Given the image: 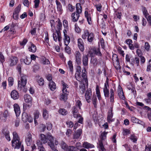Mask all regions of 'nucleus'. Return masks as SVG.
Listing matches in <instances>:
<instances>
[{
    "mask_svg": "<svg viewBox=\"0 0 151 151\" xmlns=\"http://www.w3.org/2000/svg\"><path fill=\"white\" fill-rule=\"evenodd\" d=\"M59 112L60 114L63 115H65L67 114V111L65 109H60L59 111Z\"/></svg>",
    "mask_w": 151,
    "mask_h": 151,
    "instance_id": "603ef678",
    "label": "nucleus"
},
{
    "mask_svg": "<svg viewBox=\"0 0 151 151\" xmlns=\"http://www.w3.org/2000/svg\"><path fill=\"white\" fill-rule=\"evenodd\" d=\"M13 139L12 140V147L14 149H19V137L18 134L15 132L13 133Z\"/></svg>",
    "mask_w": 151,
    "mask_h": 151,
    "instance_id": "20e7f679",
    "label": "nucleus"
},
{
    "mask_svg": "<svg viewBox=\"0 0 151 151\" xmlns=\"http://www.w3.org/2000/svg\"><path fill=\"white\" fill-rule=\"evenodd\" d=\"M85 17L86 18L88 23L91 25L92 24V12L91 11L86 10L84 12Z\"/></svg>",
    "mask_w": 151,
    "mask_h": 151,
    "instance_id": "423d86ee",
    "label": "nucleus"
},
{
    "mask_svg": "<svg viewBox=\"0 0 151 151\" xmlns=\"http://www.w3.org/2000/svg\"><path fill=\"white\" fill-rule=\"evenodd\" d=\"M112 60L113 62L116 61L117 64H119L118 58L116 54H115L113 55Z\"/></svg>",
    "mask_w": 151,
    "mask_h": 151,
    "instance_id": "5fc2aeb1",
    "label": "nucleus"
},
{
    "mask_svg": "<svg viewBox=\"0 0 151 151\" xmlns=\"http://www.w3.org/2000/svg\"><path fill=\"white\" fill-rule=\"evenodd\" d=\"M62 27V23L60 22V20L59 19L58 24L57 25V29L56 30V32H57V31H59L60 32V30H61Z\"/></svg>",
    "mask_w": 151,
    "mask_h": 151,
    "instance_id": "37998d69",
    "label": "nucleus"
},
{
    "mask_svg": "<svg viewBox=\"0 0 151 151\" xmlns=\"http://www.w3.org/2000/svg\"><path fill=\"white\" fill-rule=\"evenodd\" d=\"M21 86H24L27 82V76L26 75L23 74H21Z\"/></svg>",
    "mask_w": 151,
    "mask_h": 151,
    "instance_id": "4468645a",
    "label": "nucleus"
},
{
    "mask_svg": "<svg viewBox=\"0 0 151 151\" xmlns=\"http://www.w3.org/2000/svg\"><path fill=\"white\" fill-rule=\"evenodd\" d=\"M78 45L80 50L83 52L84 50V43L81 38H80L78 39Z\"/></svg>",
    "mask_w": 151,
    "mask_h": 151,
    "instance_id": "f8f14e48",
    "label": "nucleus"
},
{
    "mask_svg": "<svg viewBox=\"0 0 151 151\" xmlns=\"http://www.w3.org/2000/svg\"><path fill=\"white\" fill-rule=\"evenodd\" d=\"M61 84L63 86V93H65V92H68V91H67V88H68V86L66 83H65L63 81H62Z\"/></svg>",
    "mask_w": 151,
    "mask_h": 151,
    "instance_id": "2f4dec72",
    "label": "nucleus"
},
{
    "mask_svg": "<svg viewBox=\"0 0 151 151\" xmlns=\"http://www.w3.org/2000/svg\"><path fill=\"white\" fill-rule=\"evenodd\" d=\"M99 149H100L101 151H106V149L104 148L102 141H100L99 142Z\"/></svg>",
    "mask_w": 151,
    "mask_h": 151,
    "instance_id": "864d4df0",
    "label": "nucleus"
},
{
    "mask_svg": "<svg viewBox=\"0 0 151 151\" xmlns=\"http://www.w3.org/2000/svg\"><path fill=\"white\" fill-rule=\"evenodd\" d=\"M38 78L37 79V82L40 86H42L44 83V81L43 78L42 77L40 78V76H37Z\"/></svg>",
    "mask_w": 151,
    "mask_h": 151,
    "instance_id": "e433bc0d",
    "label": "nucleus"
},
{
    "mask_svg": "<svg viewBox=\"0 0 151 151\" xmlns=\"http://www.w3.org/2000/svg\"><path fill=\"white\" fill-rule=\"evenodd\" d=\"M68 65L71 72V73L72 75L73 71V68L72 62L71 60L69 61L68 63Z\"/></svg>",
    "mask_w": 151,
    "mask_h": 151,
    "instance_id": "c9c22d12",
    "label": "nucleus"
},
{
    "mask_svg": "<svg viewBox=\"0 0 151 151\" xmlns=\"http://www.w3.org/2000/svg\"><path fill=\"white\" fill-rule=\"evenodd\" d=\"M92 101L95 108L97 107V99L96 96H93L92 98Z\"/></svg>",
    "mask_w": 151,
    "mask_h": 151,
    "instance_id": "8fccbe9b",
    "label": "nucleus"
},
{
    "mask_svg": "<svg viewBox=\"0 0 151 151\" xmlns=\"http://www.w3.org/2000/svg\"><path fill=\"white\" fill-rule=\"evenodd\" d=\"M142 11L143 14L146 18H147V17L149 15V14L147 12V10L145 7H142Z\"/></svg>",
    "mask_w": 151,
    "mask_h": 151,
    "instance_id": "de8ad7c7",
    "label": "nucleus"
},
{
    "mask_svg": "<svg viewBox=\"0 0 151 151\" xmlns=\"http://www.w3.org/2000/svg\"><path fill=\"white\" fill-rule=\"evenodd\" d=\"M88 58L86 55H83L82 57V62L83 65L85 66L88 65Z\"/></svg>",
    "mask_w": 151,
    "mask_h": 151,
    "instance_id": "cd10ccee",
    "label": "nucleus"
},
{
    "mask_svg": "<svg viewBox=\"0 0 151 151\" xmlns=\"http://www.w3.org/2000/svg\"><path fill=\"white\" fill-rule=\"evenodd\" d=\"M94 6L96 7L97 11L99 12L101 11L102 6L101 4H95L94 5Z\"/></svg>",
    "mask_w": 151,
    "mask_h": 151,
    "instance_id": "3c124183",
    "label": "nucleus"
},
{
    "mask_svg": "<svg viewBox=\"0 0 151 151\" xmlns=\"http://www.w3.org/2000/svg\"><path fill=\"white\" fill-rule=\"evenodd\" d=\"M144 109L147 110L148 117L149 120L151 121V109L148 106H145Z\"/></svg>",
    "mask_w": 151,
    "mask_h": 151,
    "instance_id": "72a5a7b5",
    "label": "nucleus"
},
{
    "mask_svg": "<svg viewBox=\"0 0 151 151\" xmlns=\"http://www.w3.org/2000/svg\"><path fill=\"white\" fill-rule=\"evenodd\" d=\"M117 51L119 53L121 54V55H122V56H124V51L123 50H122V48L121 47H118L117 49Z\"/></svg>",
    "mask_w": 151,
    "mask_h": 151,
    "instance_id": "bf43d9fd",
    "label": "nucleus"
},
{
    "mask_svg": "<svg viewBox=\"0 0 151 151\" xmlns=\"http://www.w3.org/2000/svg\"><path fill=\"white\" fill-rule=\"evenodd\" d=\"M86 73V69L84 68L82 70L81 76V73H76L75 78L78 81L83 82V83H85L86 84H88V80L87 78Z\"/></svg>",
    "mask_w": 151,
    "mask_h": 151,
    "instance_id": "f257e3e1",
    "label": "nucleus"
},
{
    "mask_svg": "<svg viewBox=\"0 0 151 151\" xmlns=\"http://www.w3.org/2000/svg\"><path fill=\"white\" fill-rule=\"evenodd\" d=\"M109 79L107 77L106 80L104 83V87L103 88L104 96L105 97H108L109 95V89L108 88L109 87Z\"/></svg>",
    "mask_w": 151,
    "mask_h": 151,
    "instance_id": "39448f33",
    "label": "nucleus"
},
{
    "mask_svg": "<svg viewBox=\"0 0 151 151\" xmlns=\"http://www.w3.org/2000/svg\"><path fill=\"white\" fill-rule=\"evenodd\" d=\"M83 147L84 148L88 149L90 148H93L94 146L87 142H84L83 144Z\"/></svg>",
    "mask_w": 151,
    "mask_h": 151,
    "instance_id": "c85d7f7f",
    "label": "nucleus"
},
{
    "mask_svg": "<svg viewBox=\"0 0 151 151\" xmlns=\"http://www.w3.org/2000/svg\"><path fill=\"white\" fill-rule=\"evenodd\" d=\"M66 46L65 48V51L68 54H70L71 53L70 48L68 46L65 45Z\"/></svg>",
    "mask_w": 151,
    "mask_h": 151,
    "instance_id": "052dcab7",
    "label": "nucleus"
},
{
    "mask_svg": "<svg viewBox=\"0 0 151 151\" xmlns=\"http://www.w3.org/2000/svg\"><path fill=\"white\" fill-rule=\"evenodd\" d=\"M80 16L79 14L76 12H74L72 14L71 17L72 18V20L73 22H77Z\"/></svg>",
    "mask_w": 151,
    "mask_h": 151,
    "instance_id": "4be33fe9",
    "label": "nucleus"
},
{
    "mask_svg": "<svg viewBox=\"0 0 151 151\" xmlns=\"http://www.w3.org/2000/svg\"><path fill=\"white\" fill-rule=\"evenodd\" d=\"M136 52L138 56H140L141 64H144L145 62V59L144 57L141 56V50L138 49L136 50Z\"/></svg>",
    "mask_w": 151,
    "mask_h": 151,
    "instance_id": "dca6fc26",
    "label": "nucleus"
},
{
    "mask_svg": "<svg viewBox=\"0 0 151 151\" xmlns=\"http://www.w3.org/2000/svg\"><path fill=\"white\" fill-rule=\"evenodd\" d=\"M82 37L83 39H87L89 42H91L94 39V35L92 32H90L87 30H85L82 35Z\"/></svg>",
    "mask_w": 151,
    "mask_h": 151,
    "instance_id": "f03ea898",
    "label": "nucleus"
},
{
    "mask_svg": "<svg viewBox=\"0 0 151 151\" xmlns=\"http://www.w3.org/2000/svg\"><path fill=\"white\" fill-rule=\"evenodd\" d=\"M36 144L39 151H46L45 148L42 146V143L40 140H38Z\"/></svg>",
    "mask_w": 151,
    "mask_h": 151,
    "instance_id": "6ab92c4d",
    "label": "nucleus"
},
{
    "mask_svg": "<svg viewBox=\"0 0 151 151\" xmlns=\"http://www.w3.org/2000/svg\"><path fill=\"white\" fill-rule=\"evenodd\" d=\"M63 33L64 35V40L65 45H68L70 42V39L69 36L67 35V31L63 30Z\"/></svg>",
    "mask_w": 151,
    "mask_h": 151,
    "instance_id": "9b49d317",
    "label": "nucleus"
},
{
    "mask_svg": "<svg viewBox=\"0 0 151 151\" xmlns=\"http://www.w3.org/2000/svg\"><path fill=\"white\" fill-rule=\"evenodd\" d=\"M8 115V112L6 110L4 112H0V119L2 122H5Z\"/></svg>",
    "mask_w": 151,
    "mask_h": 151,
    "instance_id": "6e6552de",
    "label": "nucleus"
},
{
    "mask_svg": "<svg viewBox=\"0 0 151 151\" xmlns=\"http://www.w3.org/2000/svg\"><path fill=\"white\" fill-rule=\"evenodd\" d=\"M107 133L108 132L104 131L101 134V138L102 140H104L106 139V135Z\"/></svg>",
    "mask_w": 151,
    "mask_h": 151,
    "instance_id": "a18cd8bd",
    "label": "nucleus"
},
{
    "mask_svg": "<svg viewBox=\"0 0 151 151\" xmlns=\"http://www.w3.org/2000/svg\"><path fill=\"white\" fill-rule=\"evenodd\" d=\"M5 61L4 57L1 52H0V61L3 63Z\"/></svg>",
    "mask_w": 151,
    "mask_h": 151,
    "instance_id": "0e129e2a",
    "label": "nucleus"
},
{
    "mask_svg": "<svg viewBox=\"0 0 151 151\" xmlns=\"http://www.w3.org/2000/svg\"><path fill=\"white\" fill-rule=\"evenodd\" d=\"M76 13L79 14L81 13L82 12V7L81 4L80 3H77L76 4Z\"/></svg>",
    "mask_w": 151,
    "mask_h": 151,
    "instance_id": "ea45409f",
    "label": "nucleus"
},
{
    "mask_svg": "<svg viewBox=\"0 0 151 151\" xmlns=\"http://www.w3.org/2000/svg\"><path fill=\"white\" fill-rule=\"evenodd\" d=\"M25 59L22 58L20 60L21 63L25 64L26 65H29L31 63V59L29 58H28L26 56Z\"/></svg>",
    "mask_w": 151,
    "mask_h": 151,
    "instance_id": "b1692460",
    "label": "nucleus"
},
{
    "mask_svg": "<svg viewBox=\"0 0 151 151\" xmlns=\"http://www.w3.org/2000/svg\"><path fill=\"white\" fill-rule=\"evenodd\" d=\"M151 70V59L150 60L147 64V71H149Z\"/></svg>",
    "mask_w": 151,
    "mask_h": 151,
    "instance_id": "69168bd1",
    "label": "nucleus"
},
{
    "mask_svg": "<svg viewBox=\"0 0 151 151\" xmlns=\"http://www.w3.org/2000/svg\"><path fill=\"white\" fill-rule=\"evenodd\" d=\"M43 117L45 119H47L48 117V113L47 110L44 109L43 111Z\"/></svg>",
    "mask_w": 151,
    "mask_h": 151,
    "instance_id": "79ce46f5",
    "label": "nucleus"
},
{
    "mask_svg": "<svg viewBox=\"0 0 151 151\" xmlns=\"http://www.w3.org/2000/svg\"><path fill=\"white\" fill-rule=\"evenodd\" d=\"M9 83V86H11L14 84V79L12 77H9L8 79Z\"/></svg>",
    "mask_w": 151,
    "mask_h": 151,
    "instance_id": "09e8293b",
    "label": "nucleus"
},
{
    "mask_svg": "<svg viewBox=\"0 0 151 151\" xmlns=\"http://www.w3.org/2000/svg\"><path fill=\"white\" fill-rule=\"evenodd\" d=\"M88 53L91 58L94 57L95 55L101 57L102 55L99 47H93L91 48L90 49Z\"/></svg>",
    "mask_w": 151,
    "mask_h": 151,
    "instance_id": "7ed1b4c3",
    "label": "nucleus"
},
{
    "mask_svg": "<svg viewBox=\"0 0 151 151\" xmlns=\"http://www.w3.org/2000/svg\"><path fill=\"white\" fill-rule=\"evenodd\" d=\"M2 132L5 135V137L6 139L9 141H10L11 140V138L9 135V131L5 129H3Z\"/></svg>",
    "mask_w": 151,
    "mask_h": 151,
    "instance_id": "bb28decb",
    "label": "nucleus"
},
{
    "mask_svg": "<svg viewBox=\"0 0 151 151\" xmlns=\"http://www.w3.org/2000/svg\"><path fill=\"white\" fill-rule=\"evenodd\" d=\"M66 124L68 125V127L69 128H72L73 126V123L71 121H68L66 122Z\"/></svg>",
    "mask_w": 151,
    "mask_h": 151,
    "instance_id": "338daca9",
    "label": "nucleus"
},
{
    "mask_svg": "<svg viewBox=\"0 0 151 151\" xmlns=\"http://www.w3.org/2000/svg\"><path fill=\"white\" fill-rule=\"evenodd\" d=\"M133 61H132L133 62V63L134 64H135L137 65V66H138L139 65V58L138 57H135L134 59H133Z\"/></svg>",
    "mask_w": 151,
    "mask_h": 151,
    "instance_id": "c03bdc74",
    "label": "nucleus"
},
{
    "mask_svg": "<svg viewBox=\"0 0 151 151\" xmlns=\"http://www.w3.org/2000/svg\"><path fill=\"white\" fill-rule=\"evenodd\" d=\"M11 97L14 100L18 99L19 96L18 92L15 90H14L11 92Z\"/></svg>",
    "mask_w": 151,
    "mask_h": 151,
    "instance_id": "412c9836",
    "label": "nucleus"
},
{
    "mask_svg": "<svg viewBox=\"0 0 151 151\" xmlns=\"http://www.w3.org/2000/svg\"><path fill=\"white\" fill-rule=\"evenodd\" d=\"M29 51L33 53H35L36 51L37 47L32 42H30V45L28 48Z\"/></svg>",
    "mask_w": 151,
    "mask_h": 151,
    "instance_id": "a211bd4d",
    "label": "nucleus"
},
{
    "mask_svg": "<svg viewBox=\"0 0 151 151\" xmlns=\"http://www.w3.org/2000/svg\"><path fill=\"white\" fill-rule=\"evenodd\" d=\"M47 140H48L49 142H48V145L52 149H55V145L53 142V137L51 134H49L47 135Z\"/></svg>",
    "mask_w": 151,
    "mask_h": 151,
    "instance_id": "0eeeda50",
    "label": "nucleus"
},
{
    "mask_svg": "<svg viewBox=\"0 0 151 151\" xmlns=\"http://www.w3.org/2000/svg\"><path fill=\"white\" fill-rule=\"evenodd\" d=\"M110 101L111 102L113 103L114 102V91L112 88H111L110 90Z\"/></svg>",
    "mask_w": 151,
    "mask_h": 151,
    "instance_id": "473e14b6",
    "label": "nucleus"
},
{
    "mask_svg": "<svg viewBox=\"0 0 151 151\" xmlns=\"http://www.w3.org/2000/svg\"><path fill=\"white\" fill-rule=\"evenodd\" d=\"M75 57L76 59V62L78 65H80L81 63V56L80 52L78 51H76L75 52Z\"/></svg>",
    "mask_w": 151,
    "mask_h": 151,
    "instance_id": "1a4fd4ad",
    "label": "nucleus"
},
{
    "mask_svg": "<svg viewBox=\"0 0 151 151\" xmlns=\"http://www.w3.org/2000/svg\"><path fill=\"white\" fill-rule=\"evenodd\" d=\"M131 120L133 122L137 123L142 125H143L144 123L143 122L139 120L135 117H132L131 118Z\"/></svg>",
    "mask_w": 151,
    "mask_h": 151,
    "instance_id": "f704fd0d",
    "label": "nucleus"
},
{
    "mask_svg": "<svg viewBox=\"0 0 151 151\" xmlns=\"http://www.w3.org/2000/svg\"><path fill=\"white\" fill-rule=\"evenodd\" d=\"M63 25L65 28V29L64 30H65L67 31V30L68 29V21L66 20L65 19L63 21Z\"/></svg>",
    "mask_w": 151,
    "mask_h": 151,
    "instance_id": "49530a36",
    "label": "nucleus"
},
{
    "mask_svg": "<svg viewBox=\"0 0 151 151\" xmlns=\"http://www.w3.org/2000/svg\"><path fill=\"white\" fill-rule=\"evenodd\" d=\"M28 117L27 113H25V112L23 113L22 119V121L24 122H26L27 121Z\"/></svg>",
    "mask_w": 151,
    "mask_h": 151,
    "instance_id": "a19ab883",
    "label": "nucleus"
},
{
    "mask_svg": "<svg viewBox=\"0 0 151 151\" xmlns=\"http://www.w3.org/2000/svg\"><path fill=\"white\" fill-rule=\"evenodd\" d=\"M24 99L26 102L31 103L32 99V97L29 95L26 94L24 95Z\"/></svg>",
    "mask_w": 151,
    "mask_h": 151,
    "instance_id": "7c9ffc66",
    "label": "nucleus"
},
{
    "mask_svg": "<svg viewBox=\"0 0 151 151\" xmlns=\"http://www.w3.org/2000/svg\"><path fill=\"white\" fill-rule=\"evenodd\" d=\"M41 139L43 143L45 144L47 142V136H46L43 134H41L40 135Z\"/></svg>",
    "mask_w": 151,
    "mask_h": 151,
    "instance_id": "4c0bfd02",
    "label": "nucleus"
},
{
    "mask_svg": "<svg viewBox=\"0 0 151 151\" xmlns=\"http://www.w3.org/2000/svg\"><path fill=\"white\" fill-rule=\"evenodd\" d=\"M67 151H78L77 148L73 146H69V148Z\"/></svg>",
    "mask_w": 151,
    "mask_h": 151,
    "instance_id": "4d7b16f0",
    "label": "nucleus"
},
{
    "mask_svg": "<svg viewBox=\"0 0 151 151\" xmlns=\"http://www.w3.org/2000/svg\"><path fill=\"white\" fill-rule=\"evenodd\" d=\"M14 110L15 112L16 116L17 118L19 116V113L18 111H19V106L17 104H15L14 105Z\"/></svg>",
    "mask_w": 151,
    "mask_h": 151,
    "instance_id": "c756f323",
    "label": "nucleus"
},
{
    "mask_svg": "<svg viewBox=\"0 0 151 151\" xmlns=\"http://www.w3.org/2000/svg\"><path fill=\"white\" fill-rule=\"evenodd\" d=\"M91 62L93 64L94 66H96L97 64L98 60L96 58H91Z\"/></svg>",
    "mask_w": 151,
    "mask_h": 151,
    "instance_id": "774afa93",
    "label": "nucleus"
},
{
    "mask_svg": "<svg viewBox=\"0 0 151 151\" xmlns=\"http://www.w3.org/2000/svg\"><path fill=\"white\" fill-rule=\"evenodd\" d=\"M82 133V130L81 129H79L76 131L75 132L73 135L74 138L77 139L78 138Z\"/></svg>",
    "mask_w": 151,
    "mask_h": 151,
    "instance_id": "a878e982",
    "label": "nucleus"
},
{
    "mask_svg": "<svg viewBox=\"0 0 151 151\" xmlns=\"http://www.w3.org/2000/svg\"><path fill=\"white\" fill-rule=\"evenodd\" d=\"M83 84H84L83 85L80 87V89L82 94H83L86 91V88L85 85V83H83Z\"/></svg>",
    "mask_w": 151,
    "mask_h": 151,
    "instance_id": "e2e57ef3",
    "label": "nucleus"
},
{
    "mask_svg": "<svg viewBox=\"0 0 151 151\" xmlns=\"http://www.w3.org/2000/svg\"><path fill=\"white\" fill-rule=\"evenodd\" d=\"M57 34L58 36V41L60 42L62 40V37L60 32L57 31Z\"/></svg>",
    "mask_w": 151,
    "mask_h": 151,
    "instance_id": "680f3d73",
    "label": "nucleus"
},
{
    "mask_svg": "<svg viewBox=\"0 0 151 151\" xmlns=\"http://www.w3.org/2000/svg\"><path fill=\"white\" fill-rule=\"evenodd\" d=\"M19 6H17L15 9L13 14V17L14 19L18 20V19L19 13Z\"/></svg>",
    "mask_w": 151,
    "mask_h": 151,
    "instance_id": "5701e85b",
    "label": "nucleus"
},
{
    "mask_svg": "<svg viewBox=\"0 0 151 151\" xmlns=\"http://www.w3.org/2000/svg\"><path fill=\"white\" fill-rule=\"evenodd\" d=\"M61 148L65 151H67L69 148L68 146L64 142L62 141L60 144Z\"/></svg>",
    "mask_w": 151,
    "mask_h": 151,
    "instance_id": "f3484780",
    "label": "nucleus"
},
{
    "mask_svg": "<svg viewBox=\"0 0 151 151\" xmlns=\"http://www.w3.org/2000/svg\"><path fill=\"white\" fill-rule=\"evenodd\" d=\"M112 111V109L111 108L110 110L109 111L108 113L107 120L109 123L112 122L114 121V119L112 118L113 115Z\"/></svg>",
    "mask_w": 151,
    "mask_h": 151,
    "instance_id": "ddd939ff",
    "label": "nucleus"
},
{
    "mask_svg": "<svg viewBox=\"0 0 151 151\" xmlns=\"http://www.w3.org/2000/svg\"><path fill=\"white\" fill-rule=\"evenodd\" d=\"M129 139L134 143H136L137 141V138L136 136L134 134H132L129 137Z\"/></svg>",
    "mask_w": 151,
    "mask_h": 151,
    "instance_id": "6e6d98bb",
    "label": "nucleus"
},
{
    "mask_svg": "<svg viewBox=\"0 0 151 151\" xmlns=\"http://www.w3.org/2000/svg\"><path fill=\"white\" fill-rule=\"evenodd\" d=\"M18 61V58L15 57H11L8 61V63L10 66L15 65Z\"/></svg>",
    "mask_w": 151,
    "mask_h": 151,
    "instance_id": "9d476101",
    "label": "nucleus"
},
{
    "mask_svg": "<svg viewBox=\"0 0 151 151\" xmlns=\"http://www.w3.org/2000/svg\"><path fill=\"white\" fill-rule=\"evenodd\" d=\"M49 87L52 91H54L56 88L55 83L53 81H50L49 83Z\"/></svg>",
    "mask_w": 151,
    "mask_h": 151,
    "instance_id": "393cba45",
    "label": "nucleus"
},
{
    "mask_svg": "<svg viewBox=\"0 0 151 151\" xmlns=\"http://www.w3.org/2000/svg\"><path fill=\"white\" fill-rule=\"evenodd\" d=\"M31 106V103L30 104H28L25 103L23 104V110L24 111L26 110L27 109L29 108Z\"/></svg>",
    "mask_w": 151,
    "mask_h": 151,
    "instance_id": "13d9d810",
    "label": "nucleus"
},
{
    "mask_svg": "<svg viewBox=\"0 0 151 151\" xmlns=\"http://www.w3.org/2000/svg\"><path fill=\"white\" fill-rule=\"evenodd\" d=\"M69 93V92L63 93L62 95L60 96V99L61 100L65 101L67 99L68 97V95Z\"/></svg>",
    "mask_w": 151,
    "mask_h": 151,
    "instance_id": "58836bf2",
    "label": "nucleus"
},
{
    "mask_svg": "<svg viewBox=\"0 0 151 151\" xmlns=\"http://www.w3.org/2000/svg\"><path fill=\"white\" fill-rule=\"evenodd\" d=\"M91 95V90L90 89H88L85 93V98L87 102L88 103L90 102V99Z\"/></svg>",
    "mask_w": 151,
    "mask_h": 151,
    "instance_id": "2eb2a0df",
    "label": "nucleus"
},
{
    "mask_svg": "<svg viewBox=\"0 0 151 151\" xmlns=\"http://www.w3.org/2000/svg\"><path fill=\"white\" fill-rule=\"evenodd\" d=\"M27 146H30L32 142V135L31 134L29 133L26 138L25 140Z\"/></svg>",
    "mask_w": 151,
    "mask_h": 151,
    "instance_id": "aec40b11",
    "label": "nucleus"
}]
</instances>
